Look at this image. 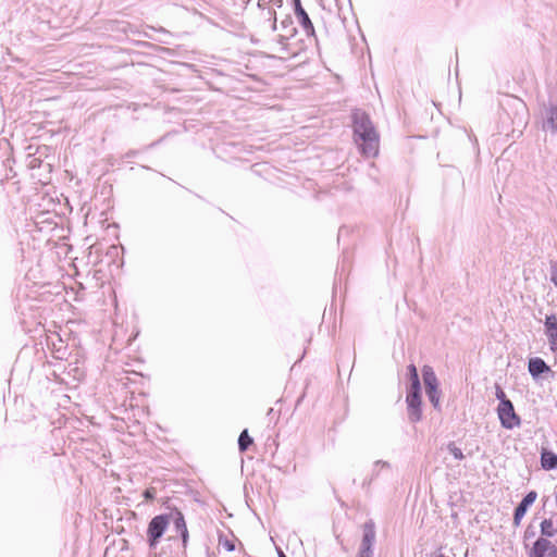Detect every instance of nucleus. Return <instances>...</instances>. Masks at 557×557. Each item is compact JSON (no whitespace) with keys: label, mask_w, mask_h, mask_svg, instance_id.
<instances>
[{"label":"nucleus","mask_w":557,"mask_h":557,"mask_svg":"<svg viewBox=\"0 0 557 557\" xmlns=\"http://www.w3.org/2000/svg\"><path fill=\"white\" fill-rule=\"evenodd\" d=\"M295 14L305 32L310 36H314L313 24L305 9L301 7L300 0L295 1Z\"/></svg>","instance_id":"nucleus-7"},{"label":"nucleus","mask_w":557,"mask_h":557,"mask_svg":"<svg viewBox=\"0 0 557 557\" xmlns=\"http://www.w3.org/2000/svg\"><path fill=\"white\" fill-rule=\"evenodd\" d=\"M500 423L506 429H513L520 424V418L516 414L512 403L509 399H503L497 408Z\"/></svg>","instance_id":"nucleus-3"},{"label":"nucleus","mask_w":557,"mask_h":557,"mask_svg":"<svg viewBox=\"0 0 557 557\" xmlns=\"http://www.w3.org/2000/svg\"><path fill=\"white\" fill-rule=\"evenodd\" d=\"M375 532L371 524H366L363 528L362 553H369L370 547L374 541Z\"/></svg>","instance_id":"nucleus-11"},{"label":"nucleus","mask_w":557,"mask_h":557,"mask_svg":"<svg viewBox=\"0 0 557 557\" xmlns=\"http://www.w3.org/2000/svg\"><path fill=\"white\" fill-rule=\"evenodd\" d=\"M549 368L541 358H532L529 361V371L533 376H537L541 373L548 371Z\"/></svg>","instance_id":"nucleus-12"},{"label":"nucleus","mask_w":557,"mask_h":557,"mask_svg":"<svg viewBox=\"0 0 557 557\" xmlns=\"http://www.w3.org/2000/svg\"><path fill=\"white\" fill-rule=\"evenodd\" d=\"M536 497H537L536 492L531 491L530 493H528L524 496L522 502L518 505V507L516 508V511H515V516H513V522L516 525L520 524L521 519L525 515L528 508L535 502Z\"/></svg>","instance_id":"nucleus-6"},{"label":"nucleus","mask_w":557,"mask_h":557,"mask_svg":"<svg viewBox=\"0 0 557 557\" xmlns=\"http://www.w3.org/2000/svg\"><path fill=\"white\" fill-rule=\"evenodd\" d=\"M541 465L545 470L557 468V455L548 450H543L541 455Z\"/></svg>","instance_id":"nucleus-14"},{"label":"nucleus","mask_w":557,"mask_h":557,"mask_svg":"<svg viewBox=\"0 0 557 557\" xmlns=\"http://www.w3.org/2000/svg\"><path fill=\"white\" fill-rule=\"evenodd\" d=\"M408 370L411 379V388L420 387V381L416 366L410 364Z\"/></svg>","instance_id":"nucleus-17"},{"label":"nucleus","mask_w":557,"mask_h":557,"mask_svg":"<svg viewBox=\"0 0 557 557\" xmlns=\"http://www.w3.org/2000/svg\"><path fill=\"white\" fill-rule=\"evenodd\" d=\"M219 553H242V543L233 535H221L218 544Z\"/></svg>","instance_id":"nucleus-5"},{"label":"nucleus","mask_w":557,"mask_h":557,"mask_svg":"<svg viewBox=\"0 0 557 557\" xmlns=\"http://www.w3.org/2000/svg\"><path fill=\"white\" fill-rule=\"evenodd\" d=\"M426 394L430 398V401L433 404L434 407H437L440 404V391L438 386L434 388H428Z\"/></svg>","instance_id":"nucleus-18"},{"label":"nucleus","mask_w":557,"mask_h":557,"mask_svg":"<svg viewBox=\"0 0 557 557\" xmlns=\"http://www.w3.org/2000/svg\"><path fill=\"white\" fill-rule=\"evenodd\" d=\"M541 531L543 535L553 536L555 533L554 523L550 519H545L541 523Z\"/></svg>","instance_id":"nucleus-16"},{"label":"nucleus","mask_w":557,"mask_h":557,"mask_svg":"<svg viewBox=\"0 0 557 557\" xmlns=\"http://www.w3.org/2000/svg\"><path fill=\"white\" fill-rule=\"evenodd\" d=\"M354 132L356 143L366 157H376L380 149V140L376 131L366 115L355 117Z\"/></svg>","instance_id":"nucleus-1"},{"label":"nucleus","mask_w":557,"mask_h":557,"mask_svg":"<svg viewBox=\"0 0 557 557\" xmlns=\"http://www.w3.org/2000/svg\"><path fill=\"white\" fill-rule=\"evenodd\" d=\"M144 497L147 500H152L156 497V490L153 487H149L144 492Z\"/></svg>","instance_id":"nucleus-20"},{"label":"nucleus","mask_w":557,"mask_h":557,"mask_svg":"<svg viewBox=\"0 0 557 557\" xmlns=\"http://www.w3.org/2000/svg\"><path fill=\"white\" fill-rule=\"evenodd\" d=\"M174 512L171 515H159L151 519L147 528V540L151 546L156 545L168 529L170 521H173Z\"/></svg>","instance_id":"nucleus-2"},{"label":"nucleus","mask_w":557,"mask_h":557,"mask_svg":"<svg viewBox=\"0 0 557 557\" xmlns=\"http://www.w3.org/2000/svg\"><path fill=\"white\" fill-rule=\"evenodd\" d=\"M419 389L420 387L411 388L407 395L408 414L412 422H418L421 419V396Z\"/></svg>","instance_id":"nucleus-4"},{"label":"nucleus","mask_w":557,"mask_h":557,"mask_svg":"<svg viewBox=\"0 0 557 557\" xmlns=\"http://www.w3.org/2000/svg\"><path fill=\"white\" fill-rule=\"evenodd\" d=\"M448 450L456 459L462 460L465 458L462 450L455 443L448 444Z\"/></svg>","instance_id":"nucleus-19"},{"label":"nucleus","mask_w":557,"mask_h":557,"mask_svg":"<svg viewBox=\"0 0 557 557\" xmlns=\"http://www.w3.org/2000/svg\"><path fill=\"white\" fill-rule=\"evenodd\" d=\"M423 373V382L425 385V389L428 388H434L438 386L437 377L433 371V369L430 366H424L422 369Z\"/></svg>","instance_id":"nucleus-13"},{"label":"nucleus","mask_w":557,"mask_h":557,"mask_svg":"<svg viewBox=\"0 0 557 557\" xmlns=\"http://www.w3.org/2000/svg\"><path fill=\"white\" fill-rule=\"evenodd\" d=\"M554 546L550 541L544 537L539 539L533 546L534 557H544L545 555H550L554 553Z\"/></svg>","instance_id":"nucleus-10"},{"label":"nucleus","mask_w":557,"mask_h":557,"mask_svg":"<svg viewBox=\"0 0 557 557\" xmlns=\"http://www.w3.org/2000/svg\"><path fill=\"white\" fill-rule=\"evenodd\" d=\"M552 281L554 282V284L557 286V274H554L552 276Z\"/></svg>","instance_id":"nucleus-22"},{"label":"nucleus","mask_w":557,"mask_h":557,"mask_svg":"<svg viewBox=\"0 0 557 557\" xmlns=\"http://www.w3.org/2000/svg\"><path fill=\"white\" fill-rule=\"evenodd\" d=\"M496 396L500 401H503V399H506L505 392L499 386H497L496 388Z\"/></svg>","instance_id":"nucleus-21"},{"label":"nucleus","mask_w":557,"mask_h":557,"mask_svg":"<svg viewBox=\"0 0 557 557\" xmlns=\"http://www.w3.org/2000/svg\"><path fill=\"white\" fill-rule=\"evenodd\" d=\"M173 523L175 525L176 531L181 534L183 546L186 547L189 535L185 518L180 510L174 511Z\"/></svg>","instance_id":"nucleus-9"},{"label":"nucleus","mask_w":557,"mask_h":557,"mask_svg":"<svg viewBox=\"0 0 557 557\" xmlns=\"http://www.w3.org/2000/svg\"><path fill=\"white\" fill-rule=\"evenodd\" d=\"M545 327L550 348L555 350L557 349V317L555 314L546 317Z\"/></svg>","instance_id":"nucleus-8"},{"label":"nucleus","mask_w":557,"mask_h":557,"mask_svg":"<svg viewBox=\"0 0 557 557\" xmlns=\"http://www.w3.org/2000/svg\"><path fill=\"white\" fill-rule=\"evenodd\" d=\"M253 441L249 436L248 431L244 430L238 438V447L240 451H246L250 445H252Z\"/></svg>","instance_id":"nucleus-15"}]
</instances>
